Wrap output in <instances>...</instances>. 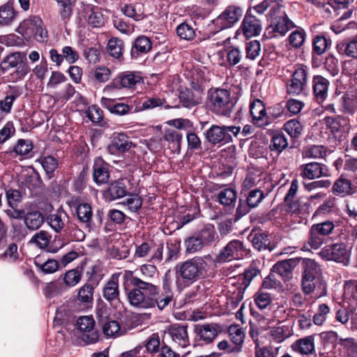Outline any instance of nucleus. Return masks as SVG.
Returning a JSON list of instances; mask_svg holds the SVG:
<instances>
[{
	"mask_svg": "<svg viewBox=\"0 0 357 357\" xmlns=\"http://www.w3.org/2000/svg\"><path fill=\"white\" fill-rule=\"evenodd\" d=\"M300 174L303 178L314 179L328 174V169L324 165L318 162H310L299 167Z\"/></svg>",
	"mask_w": 357,
	"mask_h": 357,
	"instance_id": "20",
	"label": "nucleus"
},
{
	"mask_svg": "<svg viewBox=\"0 0 357 357\" xmlns=\"http://www.w3.org/2000/svg\"><path fill=\"white\" fill-rule=\"evenodd\" d=\"M102 162L100 159L95 161L93 174L94 181L100 184L107 183L109 177L108 170Z\"/></svg>",
	"mask_w": 357,
	"mask_h": 357,
	"instance_id": "37",
	"label": "nucleus"
},
{
	"mask_svg": "<svg viewBox=\"0 0 357 357\" xmlns=\"http://www.w3.org/2000/svg\"><path fill=\"white\" fill-rule=\"evenodd\" d=\"M66 235L68 236L73 241H82L85 238L84 232L78 228L75 225H67L66 229H64Z\"/></svg>",
	"mask_w": 357,
	"mask_h": 357,
	"instance_id": "57",
	"label": "nucleus"
},
{
	"mask_svg": "<svg viewBox=\"0 0 357 357\" xmlns=\"http://www.w3.org/2000/svg\"><path fill=\"white\" fill-rule=\"evenodd\" d=\"M93 290L92 284L86 283L78 291L77 300L85 304L92 303L93 301Z\"/></svg>",
	"mask_w": 357,
	"mask_h": 357,
	"instance_id": "46",
	"label": "nucleus"
},
{
	"mask_svg": "<svg viewBox=\"0 0 357 357\" xmlns=\"http://www.w3.org/2000/svg\"><path fill=\"white\" fill-rule=\"evenodd\" d=\"M330 82L320 75H314L312 80V93L314 100L321 104L328 96Z\"/></svg>",
	"mask_w": 357,
	"mask_h": 357,
	"instance_id": "12",
	"label": "nucleus"
},
{
	"mask_svg": "<svg viewBox=\"0 0 357 357\" xmlns=\"http://www.w3.org/2000/svg\"><path fill=\"white\" fill-rule=\"evenodd\" d=\"M331 46V40L327 39L324 36L319 35L314 36L312 40L313 53L317 55H322Z\"/></svg>",
	"mask_w": 357,
	"mask_h": 357,
	"instance_id": "39",
	"label": "nucleus"
},
{
	"mask_svg": "<svg viewBox=\"0 0 357 357\" xmlns=\"http://www.w3.org/2000/svg\"><path fill=\"white\" fill-rule=\"evenodd\" d=\"M302 268V290L305 294L314 293L317 297L325 296L326 283L322 278L321 268L314 259L300 258Z\"/></svg>",
	"mask_w": 357,
	"mask_h": 357,
	"instance_id": "1",
	"label": "nucleus"
},
{
	"mask_svg": "<svg viewBox=\"0 0 357 357\" xmlns=\"http://www.w3.org/2000/svg\"><path fill=\"white\" fill-rule=\"evenodd\" d=\"M82 278L81 273L77 269H71L63 275V282L68 287H75Z\"/></svg>",
	"mask_w": 357,
	"mask_h": 357,
	"instance_id": "55",
	"label": "nucleus"
},
{
	"mask_svg": "<svg viewBox=\"0 0 357 357\" xmlns=\"http://www.w3.org/2000/svg\"><path fill=\"white\" fill-rule=\"evenodd\" d=\"M219 327L215 324H197L195 326V333L199 340L206 344L211 343L218 336Z\"/></svg>",
	"mask_w": 357,
	"mask_h": 357,
	"instance_id": "21",
	"label": "nucleus"
},
{
	"mask_svg": "<svg viewBox=\"0 0 357 357\" xmlns=\"http://www.w3.org/2000/svg\"><path fill=\"white\" fill-rule=\"evenodd\" d=\"M332 260L344 265L349 263L346 246L343 243H335L332 245Z\"/></svg>",
	"mask_w": 357,
	"mask_h": 357,
	"instance_id": "42",
	"label": "nucleus"
},
{
	"mask_svg": "<svg viewBox=\"0 0 357 357\" xmlns=\"http://www.w3.org/2000/svg\"><path fill=\"white\" fill-rule=\"evenodd\" d=\"M254 301L257 307L264 313L272 310L273 301L269 294L259 291L255 295Z\"/></svg>",
	"mask_w": 357,
	"mask_h": 357,
	"instance_id": "35",
	"label": "nucleus"
},
{
	"mask_svg": "<svg viewBox=\"0 0 357 357\" xmlns=\"http://www.w3.org/2000/svg\"><path fill=\"white\" fill-rule=\"evenodd\" d=\"M128 298L132 306L144 309L153 307L152 298L150 296H146L137 287L130 291Z\"/></svg>",
	"mask_w": 357,
	"mask_h": 357,
	"instance_id": "25",
	"label": "nucleus"
},
{
	"mask_svg": "<svg viewBox=\"0 0 357 357\" xmlns=\"http://www.w3.org/2000/svg\"><path fill=\"white\" fill-rule=\"evenodd\" d=\"M142 82L140 75L130 71L119 73L109 84L105 86L104 93H109L115 89H132Z\"/></svg>",
	"mask_w": 357,
	"mask_h": 357,
	"instance_id": "6",
	"label": "nucleus"
},
{
	"mask_svg": "<svg viewBox=\"0 0 357 357\" xmlns=\"http://www.w3.org/2000/svg\"><path fill=\"white\" fill-rule=\"evenodd\" d=\"M26 60V58L24 53L20 52H12L2 60L0 68L3 72H8L16 68V73L22 76H24L29 73V67L23 64Z\"/></svg>",
	"mask_w": 357,
	"mask_h": 357,
	"instance_id": "7",
	"label": "nucleus"
},
{
	"mask_svg": "<svg viewBox=\"0 0 357 357\" xmlns=\"http://www.w3.org/2000/svg\"><path fill=\"white\" fill-rule=\"evenodd\" d=\"M334 229L335 225L330 220L312 225L309 231L307 244L312 249H319L327 243L328 237L333 234Z\"/></svg>",
	"mask_w": 357,
	"mask_h": 357,
	"instance_id": "5",
	"label": "nucleus"
},
{
	"mask_svg": "<svg viewBox=\"0 0 357 357\" xmlns=\"http://www.w3.org/2000/svg\"><path fill=\"white\" fill-rule=\"evenodd\" d=\"M217 198L220 204L229 206L236 200V191L231 188H225L218 192Z\"/></svg>",
	"mask_w": 357,
	"mask_h": 357,
	"instance_id": "43",
	"label": "nucleus"
},
{
	"mask_svg": "<svg viewBox=\"0 0 357 357\" xmlns=\"http://www.w3.org/2000/svg\"><path fill=\"white\" fill-rule=\"evenodd\" d=\"M298 189V182L296 179L291 181L290 188L286 194L284 201L289 206V208L291 212H298L299 208L296 202L294 201V198L297 193Z\"/></svg>",
	"mask_w": 357,
	"mask_h": 357,
	"instance_id": "38",
	"label": "nucleus"
},
{
	"mask_svg": "<svg viewBox=\"0 0 357 357\" xmlns=\"http://www.w3.org/2000/svg\"><path fill=\"white\" fill-rule=\"evenodd\" d=\"M102 332L107 337H115L122 334L121 326L117 321L109 320L102 325Z\"/></svg>",
	"mask_w": 357,
	"mask_h": 357,
	"instance_id": "49",
	"label": "nucleus"
},
{
	"mask_svg": "<svg viewBox=\"0 0 357 357\" xmlns=\"http://www.w3.org/2000/svg\"><path fill=\"white\" fill-rule=\"evenodd\" d=\"M264 198V192L260 190L255 189L249 192L246 202L249 206L255 208L261 202Z\"/></svg>",
	"mask_w": 357,
	"mask_h": 357,
	"instance_id": "64",
	"label": "nucleus"
},
{
	"mask_svg": "<svg viewBox=\"0 0 357 357\" xmlns=\"http://www.w3.org/2000/svg\"><path fill=\"white\" fill-rule=\"evenodd\" d=\"M246 58L254 60L260 54L261 45L259 41L252 40L246 44L245 46Z\"/></svg>",
	"mask_w": 357,
	"mask_h": 357,
	"instance_id": "63",
	"label": "nucleus"
},
{
	"mask_svg": "<svg viewBox=\"0 0 357 357\" xmlns=\"http://www.w3.org/2000/svg\"><path fill=\"white\" fill-rule=\"evenodd\" d=\"M146 349L148 353L156 354L160 351V337L158 333H153L146 341Z\"/></svg>",
	"mask_w": 357,
	"mask_h": 357,
	"instance_id": "58",
	"label": "nucleus"
},
{
	"mask_svg": "<svg viewBox=\"0 0 357 357\" xmlns=\"http://www.w3.org/2000/svg\"><path fill=\"white\" fill-rule=\"evenodd\" d=\"M68 215L63 210H57L47 217V222L56 233H61L66 229Z\"/></svg>",
	"mask_w": 357,
	"mask_h": 357,
	"instance_id": "24",
	"label": "nucleus"
},
{
	"mask_svg": "<svg viewBox=\"0 0 357 357\" xmlns=\"http://www.w3.org/2000/svg\"><path fill=\"white\" fill-rule=\"evenodd\" d=\"M241 9L235 6H229L215 20V22L220 26V29L231 26L241 16Z\"/></svg>",
	"mask_w": 357,
	"mask_h": 357,
	"instance_id": "17",
	"label": "nucleus"
},
{
	"mask_svg": "<svg viewBox=\"0 0 357 357\" xmlns=\"http://www.w3.org/2000/svg\"><path fill=\"white\" fill-rule=\"evenodd\" d=\"M140 5H126L123 8V13L128 17L133 18L136 21H139L144 17L143 12L141 11Z\"/></svg>",
	"mask_w": 357,
	"mask_h": 357,
	"instance_id": "56",
	"label": "nucleus"
},
{
	"mask_svg": "<svg viewBox=\"0 0 357 357\" xmlns=\"http://www.w3.org/2000/svg\"><path fill=\"white\" fill-rule=\"evenodd\" d=\"M41 165L45 169L49 178H51L53 176V173L58 167L57 160L50 155L41 158L39 160Z\"/></svg>",
	"mask_w": 357,
	"mask_h": 357,
	"instance_id": "53",
	"label": "nucleus"
},
{
	"mask_svg": "<svg viewBox=\"0 0 357 357\" xmlns=\"http://www.w3.org/2000/svg\"><path fill=\"white\" fill-rule=\"evenodd\" d=\"M167 333L172 340L181 347L185 348L190 345L187 324H172L168 328Z\"/></svg>",
	"mask_w": 357,
	"mask_h": 357,
	"instance_id": "18",
	"label": "nucleus"
},
{
	"mask_svg": "<svg viewBox=\"0 0 357 357\" xmlns=\"http://www.w3.org/2000/svg\"><path fill=\"white\" fill-rule=\"evenodd\" d=\"M132 145L126 135L118 133L108 145L107 151L112 155H119L129 151Z\"/></svg>",
	"mask_w": 357,
	"mask_h": 357,
	"instance_id": "22",
	"label": "nucleus"
},
{
	"mask_svg": "<svg viewBox=\"0 0 357 357\" xmlns=\"http://www.w3.org/2000/svg\"><path fill=\"white\" fill-rule=\"evenodd\" d=\"M277 10L275 15H271V24L267 28V31L271 32L279 33L284 35L291 28L294 26L293 22L289 20L285 12L281 9Z\"/></svg>",
	"mask_w": 357,
	"mask_h": 357,
	"instance_id": "10",
	"label": "nucleus"
},
{
	"mask_svg": "<svg viewBox=\"0 0 357 357\" xmlns=\"http://www.w3.org/2000/svg\"><path fill=\"white\" fill-rule=\"evenodd\" d=\"M152 47L150 39L145 36L137 37L131 49V56L132 58H137L139 54H146L149 52Z\"/></svg>",
	"mask_w": 357,
	"mask_h": 357,
	"instance_id": "31",
	"label": "nucleus"
},
{
	"mask_svg": "<svg viewBox=\"0 0 357 357\" xmlns=\"http://www.w3.org/2000/svg\"><path fill=\"white\" fill-rule=\"evenodd\" d=\"M250 112L253 123L258 127L264 128L270 123L265 105L261 100L255 99L250 103Z\"/></svg>",
	"mask_w": 357,
	"mask_h": 357,
	"instance_id": "13",
	"label": "nucleus"
},
{
	"mask_svg": "<svg viewBox=\"0 0 357 357\" xmlns=\"http://www.w3.org/2000/svg\"><path fill=\"white\" fill-rule=\"evenodd\" d=\"M157 274V268L155 266L151 264H144L141 266L137 275L132 278H137L143 281L153 282L155 275Z\"/></svg>",
	"mask_w": 357,
	"mask_h": 357,
	"instance_id": "45",
	"label": "nucleus"
},
{
	"mask_svg": "<svg viewBox=\"0 0 357 357\" xmlns=\"http://www.w3.org/2000/svg\"><path fill=\"white\" fill-rule=\"evenodd\" d=\"M185 246L188 253H195L200 251L204 246L197 234L185 241Z\"/></svg>",
	"mask_w": 357,
	"mask_h": 357,
	"instance_id": "52",
	"label": "nucleus"
},
{
	"mask_svg": "<svg viewBox=\"0 0 357 357\" xmlns=\"http://www.w3.org/2000/svg\"><path fill=\"white\" fill-rule=\"evenodd\" d=\"M288 146L287 139L282 134H277L273 136L270 148L272 151L275 150L281 152Z\"/></svg>",
	"mask_w": 357,
	"mask_h": 357,
	"instance_id": "59",
	"label": "nucleus"
},
{
	"mask_svg": "<svg viewBox=\"0 0 357 357\" xmlns=\"http://www.w3.org/2000/svg\"><path fill=\"white\" fill-rule=\"evenodd\" d=\"M315 336L316 335L314 334L296 340L290 345L291 349L303 356L314 354L315 353Z\"/></svg>",
	"mask_w": 357,
	"mask_h": 357,
	"instance_id": "15",
	"label": "nucleus"
},
{
	"mask_svg": "<svg viewBox=\"0 0 357 357\" xmlns=\"http://www.w3.org/2000/svg\"><path fill=\"white\" fill-rule=\"evenodd\" d=\"M164 290L165 292L163 294H160L158 293V296H153V307L156 305L158 309L162 310L172 301L173 294L166 284H164Z\"/></svg>",
	"mask_w": 357,
	"mask_h": 357,
	"instance_id": "36",
	"label": "nucleus"
},
{
	"mask_svg": "<svg viewBox=\"0 0 357 357\" xmlns=\"http://www.w3.org/2000/svg\"><path fill=\"white\" fill-rule=\"evenodd\" d=\"M51 239V235L45 230L36 233L30 239L29 243L35 245L40 249L47 248Z\"/></svg>",
	"mask_w": 357,
	"mask_h": 357,
	"instance_id": "44",
	"label": "nucleus"
},
{
	"mask_svg": "<svg viewBox=\"0 0 357 357\" xmlns=\"http://www.w3.org/2000/svg\"><path fill=\"white\" fill-rule=\"evenodd\" d=\"M59 6V17L67 22L71 17L73 8L70 0H55Z\"/></svg>",
	"mask_w": 357,
	"mask_h": 357,
	"instance_id": "50",
	"label": "nucleus"
},
{
	"mask_svg": "<svg viewBox=\"0 0 357 357\" xmlns=\"http://www.w3.org/2000/svg\"><path fill=\"white\" fill-rule=\"evenodd\" d=\"M207 105L210 111L218 115L229 117L235 105L231 92L224 89H216L208 92Z\"/></svg>",
	"mask_w": 357,
	"mask_h": 357,
	"instance_id": "2",
	"label": "nucleus"
},
{
	"mask_svg": "<svg viewBox=\"0 0 357 357\" xmlns=\"http://www.w3.org/2000/svg\"><path fill=\"white\" fill-rule=\"evenodd\" d=\"M164 139L169 143V148L179 151L182 139V134L176 129H168L164 134Z\"/></svg>",
	"mask_w": 357,
	"mask_h": 357,
	"instance_id": "41",
	"label": "nucleus"
},
{
	"mask_svg": "<svg viewBox=\"0 0 357 357\" xmlns=\"http://www.w3.org/2000/svg\"><path fill=\"white\" fill-rule=\"evenodd\" d=\"M307 75L303 66L297 68L292 74L290 83L287 85V93L292 95L301 93L307 86Z\"/></svg>",
	"mask_w": 357,
	"mask_h": 357,
	"instance_id": "11",
	"label": "nucleus"
},
{
	"mask_svg": "<svg viewBox=\"0 0 357 357\" xmlns=\"http://www.w3.org/2000/svg\"><path fill=\"white\" fill-rule=\"evenodd\" d=\"M241 29L246 38H251L259 35L261 23L260 20L248 13L244 17Z\"/></svg>",
	"mask_w": 357,
	"mask_h": 357,
	"instance_id": "23",
	"label": "nucleus"
},
{
	"mask_svg": "<svg viewBox=\"0 0 357 357\" xmlns=\"http://www.w3.org/2000/svg\"><path fill=\"white\" fill-rule=\"evenodd\" d=\"M101 104L107 109L111 113L117 115H124L129 112L130 107L124 103L114 104V100L104 98H101Z\"/></svg>",
	"mask_w": 357,
	"mask_h": 357,
	"instance_id": "33",
	"label": "nucleus"
},
{
	"mask_svg": "<svg viewBox=\"0 0 357 357\" xmlns=\"http://www.w3.org/2000/svg\"><path fill=\"white\" fill-rule=\"evenodd\" d=\"M284 129L291 137L296 138L301 135L303 126L298 121L291 119L285 123Z\"/></svg>",
	"mask_w": 357,
	"mask_h": 357,
	"instance_id": "54",
	"label": "nucleus"
},
{
	"mask_svg": "<svg viewBox=\"0 0 357 357\" xmlns=\"http://www.w3.org/2000/svg\"><path fill=\"white\" fill-rule=\"evenodd\" d=\"M207 264L202 257H196L176 266L177 273L184 280L194 282L202 278L206 271Z\"/></svg>",
	"mask_w": 357,
	"mask_h": 357,
	"instance_id": "4",
	"label": "nucleus"
},
{
	"mask_svg": "<svg viewBox=\"0 0 357 357\" xmlns=\"http://www.w3.org/2000/svg\"><path fill=\"white\" fill-rule=\"evenodd\" d=\"M123 41L117 38H112L107 43V51L114 58H120L123 54Z\"/></svg>",
	"mask_w": 357,
	"mask_h": 357,
	"instance_id": "47",
	"label": "nucleus"
},
{
	"mask_svg": "<svg viewBox=\"0 0 357 357\" xmlns=\"http://www.w3.org/2000/svg\"><path fill=\"white\" fill-rule=\"evenodd\" d=\"M176 33L181 39L187 40H192L195 36L193 28L186 23L178 25L176 28Z\"/></svg>",
	"mask_w": 357,
	"mask_h": 357,
	"instance_id": "60",
	"label": "nucleus"
},
{
	"mask_svg": "<svg viewBox=\"0 0 357 357\" xmlns=\"http://www.w3.org/2000/svg\"><path fill=\"white\" fill-rule=\"evenodd\" d=\"M79 331L82 333L81 339L86 344H94L99 340V333L95 328V321L91 316H84L77 320Z\"/></svg>",
	"mask_w": 357,
	"mask_h": 357,
	"instance_id": "9",
	"label": "nucleus"
},
{
	"mask_svg": "<svg viewBox=\"0 0 357 357\" xmlns=\"http://www.w3.org/2000/svg\"><path fill=\"white\" fill-rule=\"evenodd\" d=\"M102 297L110 303L117 307L121 303L120 291L117 278L114 275L107 281L102 288Z\"/></svg>",
	"mask_w": 357,
	"mask_h": 357,
	"instance_id": "16",
	"label": "nucleus"
},
{
	"mask_svg": "<svg viewBox=\"0 0 357 357\" xmlns=\"http://www.w3.org/2000/svg\"><path fill=\"white\" fill-rule=\"evenodd\" d=\"M248 240L251 242L252 246L259 251L266 250L269 245L267 235L261 232H252L248 236Z\"/></svg>",
	"mask_w": 357,
	"mask_h": 357,
	"instance_id": "40",
	"label": "nucleus"
},
{
	"mask_svg": "<svg viewBox=\"0 0 357 357\" xmlns=\"http://www.w3.org/2000/svg\"><path fill=\"white\" fill-rule=\"evenodd\" d=\"M246 254L247 250L245 248L243 242L239 240H233L229 242L220 252L215 258V261L218 263L229 261L233 259H241Z\"/></svg>",
	"mask_w": 357,
	"mask_h": 357,
	"instance_id": "8",
	"label": "nucleus"
},
{
	"mask_svg": "<svg viewBox=\"0 0 357 357\" xmlns=\"http://www.w3.org/2000/svg\"><path fill=\"white\" fill-rule=\"evenodd\" d=\"M296 264V260L294 259L279 261L273 266L272 273L274 275H279L284 280L288 279L290 278Z\"/></svg>",
	"mask_w": 357,
	"mask_h": 357,
	"instance_id": "30",
	"label": "nucleus"
},
{
	"mask_svg": "<svg viewBox=\"0 0 357 357\" xmlns=\"http://www.w3.org/2000/svg\"><path fill=\"white\" fill-rule=\"evenodd\" d=\"M344 121V117L337 116L335 117L326 116L324 119V123L327 128L330 129L332 132H338L342 126V121Z\"/></svg>",
	"mask_w": 357,
	"mask_h": 357,
	"instance_id": "61",
	"label": "nucleus"
},
{
	"mask_svg": "<svg viewBox=\"0 0 357 357\" xmlns=\"http://www.w3.org/2000/svg\"><path fill=\"white\" fill-rule=\"evenodd\" d=\"M279 348H273L271 347H259L256 344L255 357H276L278 356Z\"/></svg>",
	"mask_w": 357,
	"mask_h": 357,
	"instance_id": "62",
	"label": "nucleus"
},
{
	"mask_svg": "<svg viewBox=\"0 0 357 357\" xmlns=\"http://www.w3.org/2000/svg\"><path fill=\"white\" fill-rule=\"evenodd\" d=\"M126 194L127 188L122 180L111 183L107 190V196L111 200L121 198L126 196Z\"/></svg>",
	"mask_w": 357,
	"mask_h": 357,
	"instance_id": "34",
	"label": "nucleus"
},
{
	"mask_svg": "<svg viewBox=\"0 0 357 357\" xmlns=\"http://www.w3.org/2000/svg\"><path fill=\"white\" fill-rule=\"evenodd\" d=\"M76 213L78 219L84 223H89L92 218L93 212L90 204H80L77 206Z\"/></svg>",
	"mask_w": 357,
	"mask_h": 357,
	"instance_id": "51",
	"label": "nucleus"
},
{
	"mask_svg": "<svg viewBox=\"0 0 357 357\" xmlns=\"http://www.w3.org/2000/svg\"><path fill=\"white\" fill-rule=\"evenodd\" d=\"M206 140L211 145L226 144L232 142V137L224 132L222 126L212 125L204 132Z\"/></svg>",
	"mask_w": 357,
	"mask_h": 357,
	"instance_id": "14",
	"label": "nucleus"
},
{
	"mask_svg": "<svg viewBox=\"0 0 357 357\" xmlns=\"http://www.w3.org/2000/svg\"><path fill=\"white\" fill-rule=\"evenodd\" d=\"M356 191V187L344 174L335 181L331 188V192L334 195L342 197L352 195Z\"/></svg>",
	"mask_w": 357,
	"mask_h": 357,
	"instance_id": "19",
	"label": "nucleus"
},
{
	"mask_svg": "<svg viewBox=\"0 0 357 357\" xmlns=\"http://www.w3.org/2000/svg\"><path fill=\"white\" fill-rule=\"evenodd\" d=\"M17 32L26 40L34 38L38 42H44L48 38L43 20L37 15H31L24 20L17 27Z\"/></svg>",
	"mask_w": 357,
	"mask_h": 357,
	"instance_id": "3",
	"label": "nucleus"
},
{
	"mask_svg": "<svg viewBox=\"0 0 357 357\" xmlns=\"http://www.w3.org/2000/svg\"><path fill=\"white\" fill-rule=\"evenodd\" d=\"M178 92L179 102L183 107L191 108L202 102L201 95L195 93L190 89H180Z\"/></svg>",
	"mask_w": 357,
	"mask_h": 357,
	"instance_id": "26",
	"label": "nucleus"
},
{
	"mask_svg": "<svg viewBox=\"0 0 357 357\" xmlns=\"http://www.w3.org/2000/svg\"><path fill=\"white\" fill-rule=\"evenodd\" d=\"M15 10L12 6L5 4L0 7V25L6 26L10 24L15 18Z\"/></svg>",
	"mask_w": 357,
	"mask_h": 357,
	"instance_id": "48",
	"label": "nucleus"
},
{
	"mask_svg": "<svg viewBox=\"0 0 357 357\" xmlns=\"http://www.w3.org/2000/svg\"><path fill=\"white\" fill-rule=\"evenodd\" d=\"M204 245L209 246L215 243L218 238L215 229L212 225H206L197 233Z\"/></svg>",
	"mask_w": 357,
	"mask_h": 357,
	"instance_id": "32",
	"label": "nucleus"
},
{
	"mask_svg": "<svg viewBox=\"0 0 357 357\" xmlns=\"http://www.w3.org/2000/svg\"><path fill=\"white\" fill-rule=\"evenodd\" d=\"M130 282L135 287L140 289L146 296H150L151 298L153 296H158L160 293V287L155 284L153 281H143L137 278H131Z\"/></svg>",
	"mask_w": 357,
	"mask_h": 357,
	"instance_id": "29",
	"label": "nucleus"
},
{
	"mask_svg": "<svg viewBox=\"0 0 357 357\" xmlns=\"http://www.w3.org/2000/svg\"><path fill=\"white\" fill-rule=\"evenodd\" d=\"M45 222L43 214L38 210L28 211L24 216V223L29 231L39 229Z\"/></svg>",
	"mask_w": 357,
	"mask_h": 357,
	"instance_id": "27",
	"label": "nucleus"
},
{
	"mask_svg": "<svg viewBox=\"0 0 357 357\" xmlns=\"http://www.w3.org/2000/svg\"><path fill=\"white\" fill-rule=\"evenodd\" d=\"M282 0H251L252 9L257 13H264L268 8H271L270 15H275L280 10Z\"/></svg>",
	"mask_w": 357,
	"mask_h": 357,
	"instance_id": "28",
	"label": "nucleus"
}]
</instances>
